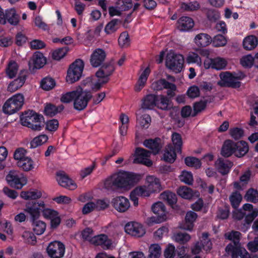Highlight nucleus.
I'll use <instances>...</instances> for the list:
<instances>
[{"label": "nucleus", "mask_w": 258, "mask_h": 258, "mask_svg": "<svg viewBox=\"0 0 258 258\" xmlns=\"http://www.w3.org/2000/svg\"><path fill=\"white\" fill-rule=\"evenodd\" d=\"M142 178L141 174L120 170L105 179L104 187L108 190L115 188L128 190L138 183Z\"/></svg>", "instance_id": "nucleus-1"}, {"label": "nucleus", "mask_w": 258, "mask_h": 258, "mask_svg": "<svg viewBox=\"0 0 258 258\" xmlns=\"http://www.w3.org/2000/svg\"><path fill=\"white\" fill-rule=\"evenodd\" d=\"M114 71V67L111 62L106 63L96 73L94 78H87L84 81V83L89 84V86L93 91H97L102 87L104 84L109 81V77Z\"/></svg>", "instance_id": "nucleus-2"}, {"label": "nucleus", "mask_w": 258, "mask_h": 258, "mask_svg": "<svg viewBox=\"0 0 258 258\" xmlns=\"http://www.w3.org/2000/svg\"><path fill=\"white\" fill-rule=\"evenodd\" d=\"M219 76L220 80L218 82L219 85L232 88H239L241 85L240 81L245 77L243 73L240 72L233 73L223 72Z\"/></svg>", "instance_id": "nucleus-3"}, {"label": "nucleus", "mask_w": 258, "mask_h": 258, "mask_svg": "<svg viewBox=\"0 0 258 258\" xmlns=\"http://www.w3.org/2000/svg\"><path fill=\"white\" fill-rule=\"evenodd\" d=\"M257 215L258 209L253 208V206L250 204H245L241 209L235 210L233 212L234 219L240 220L244 217V220L247 224H250Z\"/></svg>", "instance_id": "nucleus-4"}, {"label": "nucleus", "mask_w": 258, "mask_h": 258, "mask_svg": "<svg viewBox=\"0 0 258 258\" xmlns=\"http://www.w3.org/2000/svg\"><path fill=\"white\" fill-rule=\"evenodd\" d=\"M43 116L37 114L32 110H29L22 115L21 117L22 124L32 130L40 131L41 123L43 122Z\"/></svg>", "instance_id": "nucleus-5"}, {"label": "nucleus", "mask_w": 258, "mask_h": 258, "mask_svg": "<svg viewBox=\"0 0 258 258\" xmlns=\"http://www.w3.org/2000/svg\"><path fill=\"white\" fill-rule=\"evenodd\" d=\"M84 62L81 59H77L70 66L67 72V82L73 83L79 80L82 75Z\"/></svg>", "instance_id": "nucleus-6"}, {"label": "nucleus", "mask_w": 258, "mask_h": 258, "mask_svg": "<svg viewBox=\"0 0 258 258\" xmlns=\"http://www.w3.org/2000/svg\"><path fill=\"white\" fill-rule=\"evenodd\" d=\"M92 97L90 92L84 90L83 88L78 86L76 88V93L74 100V108L78 110H82L85 108L89 101Z\"/></svg>", "instance_id": "nucleus-7"}, {"label": "nucleus", "mask_w": 258, "mask_h": 258, "mask_svg": "<svg viewBox=\"0 0 258 258\" xmlns=\"http://www.w3.org/2000/svg\"><path fill=\"white\" fill-rule=\"evenodd\" d=\"M184 63L182 55L175 53L173 51L168 52L166 58V66L170 70L175 73L181 71Z\"/></svg>", "instance_id": "nucleus-8"}, {"label": "nucleus", "mask_w": 258, "mask_h": 258, "mask_svg": "<svg viewBox=\"0 0 258 258\" xmlns=\"http://www.w3.org/2000/svg\"><path fill=\"white\" fill-rule=\"evenodd\" d=\"M153 212L157 216H153L148 219L149 224H160L168 219V213L164 205L160 202L154 204L152 206Z\"/></svg>", "instance_id": "nucleus-9"}, {"label": "nucleus", "mask_w": 258, "mask_h": 258, "mask_svg": "<svg viewBox=\"0 0 258 258\" xmlns=\"http://www.w3.org/2000/svg\"><path fill=\"white\" fill-rule=\"evenodd\" d=\"M45 207V203L43 201L29 202L26 203L24 211L29 214L31 220L34 222L39 217Z\"/></svg>", "instance_id": "nucleus-10"}, {"label": "nucleus", "mask_w": 258, "mask_h": 258, "mask_svg": "<svg viewBox=\"0 0 258 258\" xmlns=\"http://www.w3.org/2000/svg\"><path fill=\"white\" fill-rule=\"evenodd\" d=\"M8 183L12 187L21 189L27 183V178L22 173L15 170L10 171L6 176Z\"/></svg>", "instance_id": "nucleus-11"}, {"label": "nucleus", "mask_w": 258, "mask_h": 258, "mask_svg": "<svg viewBox=\"0 0 258 258\" xmlns=\"http://www.w3.org/2000/svg\"><path fill=\"white\" fill-rule=\"evenodd\" d=\"M64 245L57 241L50 243L47 248V252L51 258H61L64 255Z\"/></svg>", "instance_id": "nucleus-12"}, {"label": "nucleus", "mask_w": 258, "mask_h": 258, "mask_svg": "<svg viewBox=\"0 0 258 258\" xmlns=\"http://www.w3.org/2000/svg\"><path fill=\"white\" fill-rule=\"evenodd\" d=\"M106 57L105 51L101 48L94 49L90 56V63L92 67L98 68L101 66Z\"/></svg>", "instance_id": "nucleus-13"}, {"label": "nucleus", "mask_w": 258, "mask_h": 258, "mask_svg": "<svg viewBox=\"0 0 258 258\" xmlns=\"http://www.w3.org/2000/svg\"><path fill=\"white\" fill-rule=\"evenodd\" d=\"M227 60L222 57H217L214 58H207L204 62L205 69L212 68L216 70L224 69L227 66Z\"/></svg>", "instance_id": "nucleus-14"}, {"label": "nucleus", "mask_w": 258, "mask_h": 258, "mask_svg": "<svg viewBox=\"0 0 258 258\" xmlns=\"http://www.w3.org/2000/svg\"><path fill=\"white\" fill-rule=\"evenodd\" d=\"M150 153L142 148H137L135 152V158L134 162L141 163L147 166H151L152 162L149 159Z\"/></svg>", "instance_id": "nucleus-15"}, {"label": "nucleus", "mask_w": 258, "mask_h": 258, "mask_svg": "<svg viewBox=\"0 0 258 258\" xmlns=\"http://www.w3.org/2000/svg\"><path fill=\"white\" fill-rule=\"evenodd\" d=\"M56 179L59 185L67 189L74 190L77 187V184L63 172H57Z\"/></svg>", "instance_id": "nucleus-16"}, {"label": "nucleus", "mask_w": 258, "mask_h": 258, "mask_svg": "<svg viewBox=\"0 0 258 258\" xmlns=\"http://www.w3.org/2000/svg\"><path fill=\"white\" fill-rule=\"evenodd\" d=\"M145 184L151 195L159 192L162 190L160 179L154 175H148L146 176Z\"/></svg>", "instance_id": "nucleus-17"}, {"label": "nucleus", "mask_w": 258, "mask_h": 258, "mask_svg": "<svg viewBox=\"0 0 258 258\" xmlns=\"http://www.w3.org/2000/svg\"><path fill=\"white\" fill-rule=\"evenodd\" d=\"M152 88L155 90L167 89L168 90L167 95L171 97L174 95V91L176 89V87L174 84L169 83L164 79H161L153 83Z\"/></svg>", "instance_id": "nucleus-18"}, {"label": "nucleus", "mask_w": 258, "mask_h": 258, "mask_svg": "<svg viewBox=\"0 0 258 258\" xmlns=\"http://www.w3.org/2000/svg\"><path fill=\"white\" fill-rule=\"evenodd\" d=\"M112 206L119 212H124L130 207L128 200L123 196H118L114 198L111 201Z\"/></svg>", "instance_id": "nucleus-19"}, {"label": "nucleus", "mask_w": 258, "mask_h": 258, "mask_svg": "<svg viewBox=\"0 0 258 258\" xmlns=\"http://www.w3.org/2000/svg\"><path fill=\"white\" fill-rule=\"evenodd\" d=\"M225 250L227 253H231L232 258H237L238 255L241 258H258L256 255L250 256L244 248H235L231 244L226 246Z\"/></svg>", "instance_id": "nucleus-20"}, {"label": "nucleus", "mask_w": 258, "mask_h": 258, "mask_svg": "<svg viewBox=\"0 0 258 258\" xmlns=\"http://www.w3.org/2000/svg\"><path fill=\"white\" fill-rule=\"evenodd\" d=\"M46 62V59L40 52L34 53L29 62L30 69H39L42 68Z\"/></svg>", "instance_id": "nucleus-21"}, {"label": "nucleus", "mask_w": 258, "mask_h": 258, "mask_svg": "<svg viewBox=\"0 0 258 258\" xmlns=\"http://www.w3.org/2000/svg\"><path fill=\"white\" fill-rule=\"evenodd\" d=\"M27 77V72L25 70L20 72L17 79L9 84L8 90L14 92L18 90L24 84Z\"/></svg>", "instance_id": "nucleus-22"}, {"label": "nucleus", "mask_w": 258, "mask_h": 258, "mask_svg": "<svg viewBox=\"0 0 258 258\" xmlns=\"http://www.w3.org/2000/svg\"><path fill=\"white\" fill-rule=\"evenodd\" d=\"M42 214L45 218L50 221L51 226H58L60 224L61 220L57 211L45 207L42 210Z\"/></svg>", "instance_id": "nucleus-23"}, {"label": "nucleus", "mask_w": 258, "mask_h": 258, "mask_svg": "<svg viewBox=\"0 0 258 258\" xmlns=\"http://www.w3.org/2000/svg\"><path fill=\"white\" fill-rule=\"evenodd\" d=\"M44 192L41 190L31 188L28 190L22 191L20 197L22 199L26 201L36 200L43 197Z\"/></svg>", "instance_id": "nucleus-24"}, {"label": "nucleus", "mask_w": 258, "mask_h": 258, "mask_svg": "<svg viewBox=\"0 0 258 258\" xmlns=\"http://www.w3.org/2000/svg\"><path fill=\"white\" fill-rule=\"evenodd\" d=\"M151 71L149 67L142 69L139 74V78L135 85V90L137 92L140 91L145 86Z\"/></svg>", "instance_id": "nucleus-25"}, {"label": "nucleus", "mask_w": 258, "mask_h": 258, "mask_svg": "<svg viewBox=\"0 0 258 258\" xmlns=\"http://www.w3.org/2000/svg\"><path fill=\"white\" fill-rule=\"evenodd\" d=\"M177 193L179 196L186 200L200 197V192L198 191L194 190L186 186L179 187L177 190Z\"/></svg>", "instance_id": "nucleus-26"}, {"label": "nucleus", "mask_w": 258, "mask_h": 258, "mask_svg": "<svg viewBox=\"0 0 258 258\" xmlns=\"http://www.w3.org/2000/svg\"><path fill=\"white\" fill-rule=\"evenodd\" d=\"M136 115L137 125L142 128H148L151 122L150 115L144 113L142 109H139Z\"/></svg>", "instance_id": "nucleus-27"}, {"label": "nucleus", "mask_w": 258, "mask_h": 258, "mask_svg": "<svg viewBox=\"0 0 258 258\" xmlns=\"http://www.w3.org/2000/svg\"><path fill=\"white\" fill-rule=\"evenodd\" d=\"M193 20L188 17H182L177 21V28L180 31H188L194 26Z\"/></svg>", "instance_id": "nucleus-28"}, {"label": "nucleus", "mask_w": 258, "mask_h": 258, "mask_svg": "<svg viewBox=\"0 0 258 258\" xmlns=\"http://www.w3.org/2000/svg\"><path fill=\"white\" fill-rule=\"evenodd\" d=\"M194 41L198 47H206L212 42V38L208 34L201 33L195 36Z\"/></svg>", "instance_id": "nucleus-29"}, {"label": "nucleus", "mask_w": 258, "mask_h": 258, "mask_svg": "<svg viewBox=\"0 0 258 258\" xmlns=\"http://www.w3.org/2000/svg\"><path fill=\"white\" fill-rule=\"evenodd\" d=\"M156 100L157 97L155 95H146L142 100L141 109H152L156 106Z\"/></svg>", "instance_id": "nucleus-30"}, {"label": "nucleus", "mask_w": 258, "mask_h": 258, "mask_svg": "<svg viewBox=\"0 0 258 258\" xmlns=\"http://www.w3.org/2000/svg\"><path fill=\"white\" fill-rule=\"evenodd\" d=\"M232 166V163L227 160L219 159L215 162L216 168L222 174L228 173Z\"/></svg>", "instance_id": "nucleus-31"}, {"label": "nucleus", "mask_w": 258, "mask_h": 258, "mask_svg": "<svg viewBox=\"0 0 258 258\" xmlns=\"http://www.w3.org/2000/svg\"><path fill=\"white\" fill-rule=\"evenodd\" d=\"M235 156L237 157H241L245 155L249 150L247 143L241 141L237 143L234 142Z\"/></svg>", "instance_id": "nucleus-32"}, {"label": "nucleus", "mask_w": 258, "mask_h": 258, "mask_svg": "<svg viewBox=\"0 0 258 258\" xmlns=\"http://www.w3.org/2000/svg\"><path fill=\"white\" fill-rule=\"evenodd\" d=\"M234 142L231 140H226L221 149V155L224 157H228L234 154L235 155Z\"/></svg>", "instance_id": "nucleus-33"}, {"label": "nucleus", "mask_w": 258, "mask_h": 258, "mask_svg": "<svg viewBox=\"0 0 258 258\" xmlns=\"http://www.w3.org/2000/svg\"><path fill=\"white\" fill-rule=\"evenodd\" d=\"M257 45V39L256 36L250 35L245 37L242 41V45L244 49L251 50Z\"/></svg>", "instance_id": "nucleus-34"}, {"label": "nucleus", "mask_w": 258, "mask_h": 258, "mask_svg": "<svg viewBox=\"0 0 258 258\" xmlns=\"http://www.w3.org/2000/svg\"><path fill=\"white\" fill-rule=\"evenodd\" d=\"M6 23L7 21L12 25L16 26L19 22V16L14 9L8 10L5 12Z\"/></svg>", "instance_id": "nucleus-35"}, {"label": "nucleus", "mask_w": 258, "mask_h": 258, "mask_svg": "<svg viewBox=\"0 0 258 258\" xmlns=\"http://www.w3.org/2000/svg\"><path fill=\"white\" fill-rule=\"evenodd\" d=\"M120 125L119 126V133L120 136L124 137L127 135V130L129 126V117L123 113L119 116Z\"/></svg>", "instance_id": "nucleus-36"}, {"label": "nucleus", "mask_w": 258, "mask_h": 258, "mask_svg": "<svg viewBox=\"0 0 258 258\" xmlns=\"http://www.w3.org/2000/svg\"><path fill=\"white\" fill-rule=\"evenodd\" d=\"M124 229L127 234L137 237L143 236L146 231L145 227H124Z\"/></svg>", "instance_id": "nucleus-37"}, {"label": "nucleus", "mask_w": 258, "mask_h": 258, "mask_svg": "<svg viewBox=\"0 0 258 258\" xmlns=\"http://www.w3.org/2000/svg\"><path fill=\"white\" fill-rule=\"evenodd\" d=\"M21 108L9 99L4 104L3 110L6 114H12L19 110Z\"/></svg>", "instance_id": "nucleus-38"}, {"label": "nucleus", "mask_w": 258, "mask_h": 258, "mask_svg": "<svg viewBox=\"0 0 258 258\" xmlns=\"http://www.w3.org/2000/svg\"><path fill=\"white\" fill-rule=\"evenodd\" d=\"M21 108L9 99L4 104L3 110L6 114H12L19 110Z\"/></svg>", "instance_id": "nucleus-39"}, {"label": "nucleus", "mask_w": 258, "mask_h": 258, "mask_svg": "<svg viewBox=\"0 0 258 258\" xmlns=\"http://www.w3.org/2000/svg\"><path fill=\"white\" fill-rule=\"evenodd\" d=\"M21 108L9 99L4 104L3 110L6 114H12L19 110Z\"/></svg>", "instance_id": "nucleus-40"}, {"label": "nucleus", "mask_w": 258, "mask_h": 258, "mask_svg": "<svg viewBox=\"0 0 258 258\" xmlns=\"http://www.w3.org/2000/svg\"><path fill=\"white\" fill-rule=\"evenodd\" d=\"M156 106L160 109L166 110L169 109L172 106L171 101L168 97L161 95L159 99L157 98Z\"/></svg>", "instance_id": "nucleus-41"}, {"label": "nucleus", "mask_w": 258, "mask_h": 258, "mask_svg": "<svg viewBox=\"0 0 258 258\" xmlns=\"http://www.w3.org/2000/svg\"><path fill=\"white\" fill-rule=\"evenodd\" d=\"M176 154L173 147L171 145H168L164 151L163 160L169 163H173L176 159Z\"/></svg>", "instance_id": "nucleus-42"}, {"label": "nucleus", "mask_w": 258, "mask_h": 258, "mask_svg": "<svg viewBox=\"0 0 258 258\" xmlns=\"http://www.w3.org/2000/svg\"><path fill=\"white\" fill-rule=\"evenodd\" d=\"M159 140H147L144 142V145L150 149L153 153L154 154H157L161 149V146L159 142Z\"/></svg>", "instance_id": "nucleus-43"}, {"label": "nucleus", "mask_w": 258, "mask_h": 258, "mask_svg": "<svg viewBox=\"0 0 258 258\" xmlns=\"http://www.w3.org/2000/svg\"><path fill=\"white\" fill-rule=\"evenodd\" d=\"M18 166L26 171H29L34 168L33 161L30 157H26L21 161H17Z\"/></svg>", "instance_id": "nucleus-44"}, {"label": "nucleus", "mask_w": 258, "mask_h": 258, "mask_svg": "<svg viewBox=\"0 0 258 258\" xmlns=\"http://www.w3.org/2000/svg\"><path fill=\"white\" fill-rule=\"evenodd\" d=\"M63 109L62 105L56 106L54 105L49 104H47L44 109L45 114L49 116H53Z\"/></svg>", "instance_id": "nucleus-45"}, {"label": "nucleus", "mask_w": 258, "mask_h": 258, "mask_svg": "<svg viewBox=\"0 0 258 258\" xmlns=\"http://www.w3.org/2000/svg\"><path fill=\"white\" fill-rule=\"evenodd\" d=\"M161 254V247L158 244H152L149 247L148 258H159Z\"/></svg>", "instance_id": "nucleus-46"}, {"label": "nucleus", "mask_w": 258, "mask_h": 258, "mask_svg": "<svg viewBox=\"0 0 258 258\" xmlns=\"http://www.w3.org/2000/svg\"><path fill=\"white\" fill-rule=\"evenodd\" d=\"M48 138L46 135H40L35 137L30 142V147L36 148L46 143Z\"/></svg>", "instance_id": "nucleus-47"}, {"label": "nucleus", "mask_w": 258, "mask_h": 258, "mask_svg": "<svg viewBox=\"0 0 258 258\" xmlns=\"http://www.w3.org/2000/svg\"><path fill=\"white\" fill-rule=\"evenodd\" d=\"M160 198L166 201L169 205H172L177 202L176 195L169 191H165L160 195Z\"/></svg>", "instance_id": "nucleus-48"}, {"label": "nucleus", "mask_w": 258, "mask_h": 258, "mask_svg": "<svg viewBox=\"0 0 258 258\" xmlns=\"http://www.w3.org/2000/svg\"><path fill=\"white\" fill-rule=\"evenodd\" d=\"M18 66L14 61H10L6 69V74L10 79L13 78L18 73Z\"/></svg>", "instance_id": "nucleus-49"}, {"label": "nucleus", "mask_w": 258, "mask_h": 258, "mask_svg": "<svg viewBox=\"0 0 258 258\" xmlns=\"http://www.w3.org/2000/svg\"><path fill=\"white\" fill-rule=\"evenodd\" d=\"M120 27V22L117 19H113L107 24L105 27V32L111 34L115 32Z\"/></svg>", "instance_id": "nucleus-50"}, {"label": "nucleus", "mask_w": 258, "mask_h": 258, "mask_svg": "<svg viewBox=\"0 0 258 258\" xmlns=\"http://www.w3.org/2000/svg\"><path fill=\"white\" fill-rule=\"evenodd\" d=\"M186 61L187 63H196L198 66L201 67L202 61L200 56L194 52H189L186 57Z\"/></svg>", "instance_id": "nucleus-51"}, {"label": "nucleus", "mask_w": 258, "mask_h": 258, "mask_svg": "<svg viewBox=\"0 0 258 258\" xmlns=\"http://www.w3.org/2000/svg\"><path fill=\"white\" fill-rule=\"evenodd\" d=\"M179 180L188 185H191L193 183L194 178L191 172L186 170L182 171L179 176Z\"/></svg>", "instance_id": "nucleus-52"}, {"label": "nucleus", "mask_w": 258, "mask_h": 258, "mask_svg": "<svg viewBox=\"0 0 258 258\" xmlns=\"http://www.w3.org/2000/svg\"><path fill=\"white\" fill-rule=\"evenodd\" d=\"M190 238V236L185 232H178L175 233L172 237L173 240L182 244L188 242Z\"/></svg>", "instance_id": "nucleus-53"}, {"label": "nucleus", "mask_w": 258, "mask_h": 258, "mask_svg": "<svg viewBox=\"0 0 258 258\" xmlns=\"http://www.w3.org/2000/svg\"><path fill=\"white\" fill-rule=\"evenodd\" d=\"M115 4L122 12L128 11L133 6L132 0H116Z\"/></svg>", "instance_id": "nucleus-54"}, {"label": "nucleus", "mask_w": 258, "mask_h": 258, "mask_svg": "<svg viewBox=\"0 0 258 258\" xmlns=\"http://www.w3.org/2000/svg\"><path fill=\"white\" fill-rule=\"evenodd\" d=\"M207 233H203L200 238V244L202 246V248L207 251L210 250L212 247V242L209 239Z\"/></svg>", "instance_id": "nucleus-55"}, {"label": "nucleus", "mask_w": 258, "mask_h": 258, "mask_svg": "<svg viewBox=\"0 0 258 258\" xmlns=\"http://www.w3.org/2000/svg\"><path fill=\"white\" fill-rule=\"evenodd\" d=\"M133 191L139 197H149L151 195L146 184L138 186Z\"/></svg>", "instance_id": "nucleus-56"}, {"label": "nucleus", "mask_w": 258, "mask_h": 258, "mask_svg": "<svg viewBox=\"0 0 258 258\" xmlns=\"http://www.w3.org/2000/svg\"><path fill=\"white\" fill-rule=\"evenodd\" d=\"M55 86L54 80L50 77L44 78L41 82V87L45 90H50Z\"/></svg>", "instance_id": "nucleus-57"}, {"label": "nucleus", "mask_w": 258, "mask_h": 258, "mask_svg": "<svg viewBox=\"0 0 258 258\" xmlns=\"http://www.w3.org/2000/svg\"><path fill=\"white\" fill-rule=\"evenodd\" d=\"M244 198L247 201L256 203L258 201V191L253 188L249 189L246 192Z\"/></svg>", "instance_id": "nucleus-58"}, {"label": "nucleus", "mask_w": 258, "mask_h": 258, "mask_svg": "<svg viewBox=\"0 0 258 258\" xmlns=\"http://www.w3.org/2000/svg\"><path fill=\"white\" fill-rule=\"evenodd\" d=\"M229 200L232 206L236 209L241 202L242 196L238 192H234L230 196Z\"/></svg>", "instance_id": "nucleus-59"}, {"label": "nucleus", "mask_w": 258, "mask_h": 258, "mask_svg": "<svg viewBox=\"0 0 258 258\" xmlns=\"http://www.w3.org/2000/svg\"><path fill=\"white\" fill-rule=\"evenodd\" d=\"M184 161L187 166L197 169L200 168L202 165L201 161L199 159L193 157H187L185 158Z\"/></svg>", "instance_id": "nucleus-60"}, {"label": "nucleus", "mask_w": 258, "mask_h": 258, "mask_svg": "<svg viewBox=\"0 0 258 258\" xmlns=\"http://www.w3.org/2000/svg\"><path fill=\"white\" fill-rule=\"evenodd\" d=\"M240 64L245 68H250L254 64V58L250 54L243 56L240 59Z\"/></svg>", "instance_id": "nucleus-61"}, {"label": "nucleus", "mask_w": 258, "mask_h": 258, "mask_svg": "<svg viewBox=\"0 0 258 258\" xmlns=\"http://www.w3.org/2000/svg\"><path fill=\"white\" fill-rule=\"evenodd\" d=\"M212 42L215 47H221L226 44L227 39L222 35H217L212 39Z\"/></svg>", "instance_id": "nucleus-62"}, {"label": "nucleus", "mask_w": 258, "mask_h": 258, "mask_svg": "<svg viewBox=\"0 0 258 258\" xmlns=\"http://www.w3.org/2000/svg\"><path fill=\"white\" fill-rule=\"evenodd\" d=\"M95 234L93 230L89 227L85 228L81 233L82 239L84 241H88L92 242V239L94 237Z\"/></svg>", "instance_id": "nucleus-63"}, {"label": "nucleus", "mask_w": 258, "mask_h": 258, "mask_svg": "<svg viewBox=\"0 0 258 258\" xmlns=\"http://www.w3.org/2000/svg\"><path fill=\"white\" fill-rule=\"evenodd\" d=\"M241 234L238 231H232L231 232H226L225 234V237L226 239L232 241L235 244H236L239 241Z\"/></svg>", "instance_id": "nucleus-64"}]
</instances>
